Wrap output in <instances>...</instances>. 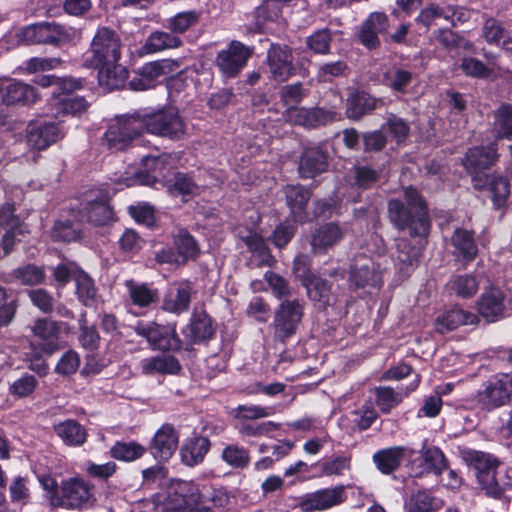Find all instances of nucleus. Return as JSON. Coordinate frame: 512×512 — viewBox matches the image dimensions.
<instances>
[{"mask_svg":"<svg viewBox=\"0 0 512 512\" xmlns=\"http://www.w3.org/2000/svg\"><path fill=\"white\" fill-rule=\"evenodd\" d=\"M286 120L295 126L305 129H317L333 123L337 119V112L323 107H303L286 109Z\"/></svg>","mask_w":512,"mask_h":512,"instance_id":"6ab92c4d","label":"nucleus"},{"mask_svg":"<svg viewBox=\"0 0 512 512\" xmlns=\"http://www.w3.org/2000/svg\"><path fill=\"white\" fill-rule=\"evenodd\" d=\"M479 318L471 311L463 309L459 305H454L444 310L435 321L436 330L445 334L451 332L464 325H476Z\"/></svg>","mask_w":512,"mask_h":512,"instance_id":"cd10ccee","label":"nucleus"},{"mask_svg":"<svg viewBox=\"0 0 512 512\" xmlns=\"http://www.w3.org/2000/svg\"><path fill=\"white\" fill-rule=\"evenodd\" d=\"M64 132L59 123L50 121H37L29 123L27 127V143L36 150H45L59 139Z\"/></svg>","mask_w":512,"mask_h":512,"instance_id":"4be33fe9","label":"nucleus"},{"mask_svg":"<svg viewBox=\"0 0 512 512\" xmlns=\"http://www.w3.org/2000/svg\"><path fill=\"white\" fill-rule=\"evenodd\" d=\"M200 15V12L195 10L179 12L167 20L166 27L175 35L183 34L197 25Z\"/></svg>","mask_w":512,"mask_h":512,"instance_id":"13d9d810","label":"nucleus"},{"mask_svg":"<svg viewBox=\"0 0 512 512\" xmlns=\"http://www.w3.org/2000/svg\"><path fill=\"white\" fill-rule=\"evenodd\" d=\"M181 333L184 336V343L189 347L208 344L216 336L217 323L205 308L195 307Z\"/></svg>","mask_w":512,"mask_h":512,"instance_id":"4468645a","label":"nucleus"},{"mask_svg":"<svg viewBox=\"0 0 512 512\" xmlns=\"http://www.w3.org/2000/svg\"><path fill=\"white\" fill-rule=\"evenodd\" d=\"M55 434L66 446L80 447L88 437L86 428L75 419H66L54 425Z\"/></svg>","mask_w":512,"mask_h":512,"instance_id":"37998d69","label":"nucleus"},{"mask_svg":"<svg viewBox=\"0 0 512 512\" xmlns=\"http://www.w3.org/2000/svg\"><path fill=\"white\" fill-rule=\"evenodd\" d=\"M57 220L51 229V238L55 242L71 243L82 238L81 223L75 218Z\"/></svg>","mask_w":512,"mask_h":512,"instance_id":"a18cd8bd","label":"nucleus"},{"mask_svg":"<svg viewBox=\"0 0 512 512\" xmlns=\"http://www.w3.org/2000/svg\"><path fill=\"white\" fill-rule=\"evenodd\" d=\"M498 158L497 148L490 144L469 148L462 161L472 187L492 202L494 210L505 208L511 194L509 179L492 170Z\"/></svg>","mask_w":512,"mask_h":512,"instance_id":"f03ea898","label":"nucleus"},{"mask_svg":"<svg viewBox=\"0 0 512 512\" xmlns=\"http://www.w3.org/2000/svg\"><path fill=\"white\" fill-rule=\"evenodd\" d=\"M221 459L234 469H245L251 458L248 449L238 444H229L223 448Z\"/></svg>","mask_w":512,"mask_h":512,"instance_id":"6e6d98bb","label":"nucleus"},{"mask_svg":"<svg viewBox=\"0 0 512 512\" xmlns=\"http://www.w3.org/2000/svg\"><path fill=\"white\" fill-rule=\"evenodd\" d=\"M182 45V39L171 31H154L146 39L143 49L146 53H156L167 49L179 48Z\"/></svg>","mask_w":512,"mask_h":512,"instance_id":"49530a36","label":"nucleus"},{"mask_svg":"<svg viewBox=\"0 0 512 512\" xmlns=\"http://www.w3.org/2000/svg\"><path fill=\"white\" fill-rule=\"evenodd\" d=\"M120 59L121 40L117 33L108 27L97 29L90 48L84 54L83 65L94 69L119 62Z\"/></svg>","mask_w":512,"mask_h":512,"instance_id":"39448f33","label":"nucleus"},{"mask_svg":"<svg viewBox=\"0 0 512 512\" xmlns=\"http://www.w3.org/2000/svg\"><path fill=\"white\" fill-rule=\"evenodd\" d=\"M312 467L319 469V476L343 475L344 471L351 468V458L345 455L323 458L312 464Z\"/></svg>","mask_w":512,"mask_h":512,"instance_id":"864d4df0","label":"nucleus"},{"mask_svg":"<svg viewBox=\"0 0 512 512\" xmlns=\"http://www.w3.org/2000/svg\"><path fill=\"white\" fill-rule=\"evenodd\" d=\"M352 172V186L359 191H366L376 187L381 179V171L374 169L370 165H354Z\"/></svg>","mask_w":512,"mask_h":512,"instance_id":"de8ad7c7","label":"nucleus"},{"mask_svg":"<svg viewBox=\"0 0 512 512\" xmlns=\"http://www.w3.org/2000/svg\"><path fill=\"white\" fill-rule=\"evenodd\" d=\"M347 499L346 486L340 484L305 493L298 498L296 506L303 512L326 511L345 503Z\"/></svg>","mask_w":512,"mask_h":512,"instance_id":"2eb2a0df","label":"nucleus"},{"mask_svg":"<svg viewBox=\"0 0 512 512\" xmlns=\"http://www.w3.org/2000/svg\"><path fill=\"white\" fill-rule=\"evenodd\" d=\"M343 238V231L337 222L320 225L311 234L310 245L315 254H325Z\"/></svg>","mask_w":512,"mask_h":512,"instance_id":"2f4dec72","label":"nucleus"},{"mask_svg":"<svg viewBox=\"0 0 512 512\" xmlns=\"http://www.w3.org/2000/svg\"><path fill=\"white\" fill-rule=\"evenodd\" d=\"M94 485L80 477H71L61 481V492L55 507L67 510H83L93 505Z\"/></svg>","mask_w":512,"mask_h":512,"instance_id":"9b49d317","label":"nucleus"},{"mask_svg":"<svg viewBox=\"0 0 512 512\" xmlns=\"http://www.w3.org/2000/svg\"><path fill=\"white\" fill-rule=\"evenodd\" d=\"M421 382V375L416 374L415 378L405 388L404 394L396 392L390 386H379L375 388V404L383 414H389L394 408L402 403L404 397L414 392Z\"/></svg>","mask_w":512,"mask_h":512,"instance_id":"c756f323","label":"nucleus"},{"mask_svg":"<svg viewBox=\"0 0 512 512\" xmlns=\"http://www.w3.org/2000/svg\"><path fill=\"white\" fill-rule=\"evenodd\" d=\"M383 104L381 98H376L364 90H355L347 98L346 116L350 120L358 121Z\"/></svg>","mask_w":512,"mask_h":512,"instance_id":"c85d7f7f","label":"nucleus"},{"mask_svg":"<svg viewBox=\"0 0 512 512\" xmlns=\"http://www.w3.org/2000/svg\"><path fill=\"white\" fill-rule=\"evenodd\" d=\"M477 405L485 411H493L512 401V373H497L489 377L475 395Z\"/></svg>","mask_w":512,"mask_h":512,"instance_id":"0eeeda50","label":"nucleus"},{"mask_svg":"<svg viewBox=\"0 0 512 512\" xmlns=\"http://www.w3.org/2000/svg\"><path fill=\"white\" fill-rule=\"evenodd\" d=\"M167 191L172 197H181L183 202H188L200 194V187L196 183L192 173L176 172L173 178L166 184Z\"/></svg>","mask_w":512,"mask_h":512,"instance_id":"58836bf2","label":"nucleus"},{"mask_svg":"<svg viewBox=\"0 0 512 512\" xmlns=\"http://www.w3.org/2000/svg\"><path fill=\"white\" fill-rule=\"evenodd\" d=\"M304 317V302L300 299H284L274 312L273 328L277 340L286 343L293 337Z\"/></svg>","mask_w":512,"mask_h":512,"instance_id":"6e6552de","label":"nucleus"},{"mask_svg":"<svg viewBox=\"0 0 512 512\" xmlns=\"http://www.w3.org/2000/svg\"><path fill=\"white\" fill-rule=\"evenodd\" d=\"M285 203L289 208V216L295 223L304 224L309 220L307 211L312 190L301 184H288L284 188Z\"/></svg>","mask_w":512,"mask_h":512,"instance_id":"5701e85b","label":"nucleus"},{"mask_svg":"<svg viewBox=\"0 0 512 512\" xmlns=\"http://www.w3.org/2000/svg\"><path fill=\"white\" fill-rule=\"evenodd\" d=\"M161 512H207L197 484L182 481L168 493Z\"/></svg>","mask_w":512,"mask_h":512,"instance_id":"9d476101","label":"nucleus"},{"mask_svg":"<svg viewBox=\"0 0 512 512\" xmlns=\"http://www.w3.org/2000/svg\"><path fill=\"white\" fill-rule=\"evenodd\" d=\"M408 452L409 455L414 453L412 449L404 446H392L376 451L372 459L382 474L390 475L400 468L402 460Z\"/></svg>","mask_w":512,"mask_h":512,"instance_id":"72a5a7b5","label":"nucleus"},{"mask_svg":"<svg viewBox=\"0 0 512 512\" xmlns=\"http://www.w3.org/2000/svg\"><path fill=\"white\" fill-rule=\"evenodd\" d=\"M389 28V19L384 12H371L361 23L357 39L364 47L375 50L381 46L379 34H384Z\"/></svg>","mask_w":512,"mask_h":512,"instance_id":"b1692460","label":"nucleus"},{"mask_svg":"<svg viewBox=\"0 0 512 512\" xmlns=\"http://www.w3.org/2000/svg\"><path fill=\"white\" fill-rule=\"evenodd\" d=\"M68 328V324L61 321H53L46 318H38L32 327L34 340L31 342L33 351H39L46 356H52L63 345L61 341L62 328Z\"/></svg>","mask_w":512,"mask_h":512,"instance_id":"f8f14e48","label":"nucleus"},{"mask_svg":"<svg viewBox=\"0 0 512 512\" xmlns=\"http://www.w3.org/2000/svg\"><path fill=\"white\" fill-rule=\"evenodd\" d=\"M463 460L472 468L476 470V476L482 474L487 470H491L492 467L498 466V461L488 453L477 451L473 449L462 450Z\"/></svg>","mask_w":512,"mask_h":512,"instance_id":"4d7b16f0","label":"nucleus"},{"mask_svg":"<svg viewBox=\"0 0 512 512\" xmlns=\"http://www.w3.org/2000/svg\"><path fill=\"white\" fill-rule=\"evenodd\" d=\"M302 286L306 289L308 298L316 304L317 309L325 311L330 306L333 297L330 281L317 274Z\"/></svg>","mask_w":512,"mask_h":512,"instance_id":"a19ab883","label":"nucleus"},{"mask_svg":"<svg viewBox=\"0 0 512 512\" xmlns=\"http://www.w3.org/2000/svg\"><path fill=\"white\" fill-rule=\"evenodd\" d=\"M11 277L25 286H36L43 284L46 273L43 266L28 263L11 271Z\"/></svg>","mask_w":512,"mask_h":512,"instance_id":"603ef678","label":"nucleus"},{"mask_svg":"<svg viewBox=\"0 0 512 512\" xmlns=\"http://www.w3.org/2000/svg\"><path fill=\"white\" fill-rule=\"evenodd\" d=\"M50 114L56 118L80 116L89 107L83 96L69 93H55L48 101Z\"/></svg>","mask_w":512,"mask_h":512,"instance_id":"393cba45","label":"nucleus"},{"mask_svg":"<svg viewBox=\"0 0 512 512\" xmlns=\"http://www.w3.org/2000/svg\"><path fill=\"white\" fill-rule=\"evenodd\" d=\"M252 53V48L233 40L226 49L218 52L215 63L225 78H235L247 65Z\"/></svg>","mask_w":512,"mask_h":512,"instance_id":"a211bd4d","label":"nucleus"},{"mask_svg":"<svg viewBox=\"0 0 512 512\" xmlns=\"http://www.w3.org/2000/svg\"><path fill=\"white\" fill-rule=\"evenodd\" d=\"M505 294L498 287L486 289L479 297L476 307L487 323H495L505 315Z\"/></svg>","mask_w":512,"mask_h":512,"instance_id":"a878e982","label":"nucleus"},{"mask_svg":"<svg viewBox=\"0 0 512 512\" xmlns=\"http://www.w3.org/2000/svg\"><path fill=\"white\" fill-rule=\"evenodd\" d=\"M348 274V287L353 291L366 287L380 288L383 284L381 265L364 253L353 257Z\"/></svg>","mask_w":512,"mask_h":512,"instance_id":"1a4fd4ad","label":"nucleus"},{"mask_svg":"<svg viewBox=\"0 0 512 512\" xmlns=\"http://www.w3.org/2000/svg\"><path fill=\"white\" fill-rule=\"evenodd\" d=\"M168 164L166 154L147 155L141 159V168L134 173L135 179L126 178L124 184L129 187L135 182L142 185H153L163 174Z\"/></svg>","mask_w":512,"mask_h":512,"instance_id":"bb28decb","label":"nucleus"},{"mask_svg":"<svg viewBox=\"0 0 512 512\" xmlns=\"http://www.w3.org/2000/svg\"><path fill=\"white\" fill-rule=\"evenodd\" d=\"M271 414V408L254 404H241L231 411V416L235 420L245 422L265 418Z\"/></svg>","mask_w":512,"mask_h":512,"instance_id":"338daca9","label":"nucleus"},{"mask_svg":"<svg viewBox=\"0 0 512 512\" xmlns=\"http://www.w3.org/2000/svg\"><path fill=\"white\" fill-rule=\"evenodd\" d=\"M77 300L85 307H92L97 301V292L94 279L82 268L74 280Z\"/></svg>","mask_w":512,"mask_h":512,"instance_id":"c03bdc74","label":"nucleus"},{"mask_svg":"<svg viewBox=\"0 0 512 512\" xmlns=\"http://www.w3.org/2000/svg\"><path fill=\"white\" fill-rule=\"evenodd\" d=\"M495 121L499 136L512 140V104L502 103L495 112Z\"/></svg>","mask_w":512,"mask_h":512,"instance_id":"774afa93","label":"nucleus"},{"mask_svg":"<svg viewBox=\"0 0 512 512\" xmlns=\"http://www.w3.org/2000/svg\"><path fill=\"white\" fill-rule=\"evenodd\" d=\"M387 217L401 237L396 242L398 261L407 268L418 265L432 229V219L426 198L413 185L403 187L401 198L387 201Z\"/></svg>","mask_w":512,"mask_h":512,"instance_id":"f257e3e1","label":"nucleus"},{"mask_svg":"<svg viewBox=\"0 0 512 512\" xmlns=\"http://www.w3.org/2000/svg\"><path fill=\"white\" fill-rule=\"evenodd\" d=\"M200 491L201 499L204 501V506L207 507V512H210L212 507L224 508L229 504L228 492L222 486L204 485Z\"/></svg>","mask_w":512,"mask_h":512,"instance_id":"052dcab7","label":"nucleus"},{"mask_svg":"<svg viewBox=\"0 0 512 512\" xmlns=\"http://www.w3.org/2000/svg\"><path fill=\"white\" fill-rule=\"evenodd\" d=\"M36 89L24 82L4 78L2 102L7 105H29L35 103Z\"/></svg>","mask_w":512,"mask_h":512,"instance_id":"7c9ffc66","label":"nucleus"},{"mask_svg":"<svg viewBox=\"0 0 512 512\" xmlns=\"http://www.w3.org/2000/svg\"><path fill=\"white\" fill-rule=\"evenodd\" d=\"M283 5L277 0H263L253 12L251 28L257 33H263L267 26L276 23L282 15Z\"/></svg>","mask_w":512,"mask_h":512,"instance_id":"ea45409f","label":"nucleus"},{"mask_svg":"<svg viewBox=\"0 0 512 512\" xmlns=\"http://www.w3.org/2000/svg\"><path fill=\"white\" fill-rule=\"evenodd\" d=\"M330 155L322 143H307L301 147L297 172L301 179H315L328 172Z\"/></svg>","mask_w":512,"mask_h":512,"instance_id":"ddd939ff","label":"nucleus"},{"mask_svg":"<svg viewBox=\"0 0 512 512\" xmlns=\"http://www.w3.org/2000/svg\"><path fill=\"white\" fill-rule=\"evenodd\" d=\"M474 234L472 230L456 228L451 236V245L454 248L453 254L464 264L471 263L478 255V246Z\"/></svg>","mask_w":512,"mask_h":512,"instance_id":"473e14b6","label":"nucleus"},{"mask_svg":"<svg viewBox=\"0 0 512 512\" xmlns=\"http://www.w3.org/2000/svg\"><path fill=\"white\" fill-rule=\"evenodd\" d=\"M20 42L27 45L50 44L59 46L69 39L64 27L55 22H37L23 27L18 33Z\"/></svg>","mask_w":512,"mask_h":512,"instance_id":"dca6fc26","label":"nucleus"},{"mask_svg":"<svg viewBox=\"0 0 512 512\" xmlns=\"http://www.w3.org/2000/svg\"><path fill=\"white\" fill-rule=\"evenodd\" d=\"M331 42L332 32L329 28L316 30L306 38L307 47L314 54L319 55H327L330 53Z\"/></svg>","mask_w":512,"mask_h":512,"instance_id":"0e129e2a","label":"nucleus"},{"mask_svg":"<svg viewBox=\"0 0 512 512\" xmlns=\"http://www.w3.org/2000/svg\"><path fill=\"white\" fill-rule=\"evenodd\" d=\"M450 289L456 296L469 299L477 293L479 281L473 274L456 275L450 281Z\"/></svg>","mask_w":512,"mask_h":512,"instance_id":"5fc2aeb1","label":"nucleus"},{"mask_svg":"<svg viewBox=\"0 0 512 512\" xmlns=\"http://www.w3.org/2000/svg\"><path fill=\"white\" fill-rule=\"evenodd\" d=\"M211 442L208 437L193 435L185 440L181 449V461L190 467L203 462L205 456L209 452Z\"/></svg>","mask_w":512,"mask_h":512,"instance_id":"f704fd0d","label":"nucleus"},{"mask_svg":"<svg viewBox=\"0 0 512 512\" xmlns=\"http://www.w3.org/2000/svg\"><path fill=\"white\" fill-rule=\"evenodd\" d=\"M443 505V500L435 497L431 492L418 490L411 495L407 512H437Z\"/></svg>","mask_w":512,"mask_h":512,"instance_id":"09e8293b","label":"nucleus"},{"mask_svg":"<svg viewBox=\"0 0 512 512\" xmlns=\"http://www.w3.org/2000/svg\"><path fill=\"white\" fill-rule=\"evenodd\" d=\"M139 116L143 133L171 141L182 140L186 135L185 121L174 106H163L149 113L139 111Z\"/></svg>","mask_w":512,"mask_h":512,"instance_id":"7ed1b4c3","label":"nucleus"},{"mask_svg":"<svg viewBox=\"0 0 512 512\" xmlns=\"http://www.w3.org/2000/svg\"><path fill=\"white\" fill-rule=\"evenodd\" d=\"M136 335L144 338L152 350L164 353H179L184 348V341L177 333L176 323L159 324L155 321L138 320L132 327Z\"/></svg>","mask_w":512,"mask_h":512,"instance_id":"20e7f679","label":"nucleus"},{"mask_svg":"<svg viewBox=\"0 0 512 512\" xmlns=\"http://www.w3.org/2000/svg\"><path fill=\"white\" fill-rule=\"evenodd\" d=\"M242 241L251 253L261 258V265L271 266L273 256L264 238L260 234L250 232L248 235L242 237Z\"/></svg>","mask_w":512,"mask_h":512,"instance_id":"e2e57ef3","label":"nucleus"},{"mask_svg":"<svg viewBox=\"0 0 512 512\" xmlns=\"http://www.w3.org/2000/svg\"><path fill=\"white\" fill-rule=\"evenodd\" d=\"M172 243L182 265L196 260L201 253L198 241L185 228L179 229L177 234L172 236Z\"/></svg>","mask_w":512,"mask_h":512,"instance_id":"79ce46f5","label":"nucleus"},{"mask_svg":"<svg viewBox=\"0 0 512 512\" xmlns=\"http://www.w3.org/2000/svg\"><path fill=\"white\" fill-rule=\"evenodd\" d=\"M309 95V90L304 88L301 82H295L293 84H287L280 88L279 96L286 107L300 108L299 104Z\"/></svg>","mask_w":512,"mask_h":512,"instance_id":"bf43d9fd","label":"nucleus"},{"mask_svg":"<svg viewBox=\"0 0 512 512\" xmlns=\"http://www.w3.org/2000/svg\"><path fill=\"white\" fill-rule=\"evenodd\" d=\"M179 434L172 424H163L154 434L147 451L157 462H167L178 447Z\"/></svg>","mask_w":512,"mask_h":512,"instance_id":"412c9836","label":"nucleus"},{"mask_svg":"<svg viewBox=\"0 0 512 512\" xmlns=\"http://www.w3.org/2000/svg\"><path fill=\"white\" fill-rule=\"evenodd\" d=\"M81 269L82 267L75 261L60 262L52 268V277L57 287L64 288L71 280H75Z\"/></svg>","mask_w":512,"mask_h":512,"instance_id":"69168bd1","label":"nucleus"},{"mask_svg":"<svg viewBox=\"0 0 512 512\" xmlns=\"http://www.w3.org/2000/svg\"><path fill=\"white\" fill-rule=\"evenodd\" d=\"M94 69L98 70L97 78L99 85L109 92L122 89L127 84L129 71L119 62Z\"/></svg>","mask_w":512,"mask_h":512,"instance_id":"c9c22d12","label":"nucleus"},{"mask_svg":"<svg viewBox=\"0 0 512 512\" xmlns=\"http://www.w3.org/2000/svg\"><path fill=\"white\" fill-rule=\"evenodd\" d=\"M146 452L147 448L135 441H116L110 448L111 457L121 462L136 461L142 458Z\"/></svg>","mask_w":512,"mask_h":512,"instance_id":"8fccbe9b","label":"nucleus"},{"mask_svg":"<svg viewBox=\"0 0 512 512\" xmlns=\"http://www.w3.org/2000/svg\"><path fill=\"white\" fill-rule=\"evenodd\" d=\"M297 224L290 218H286L276 225L269 240L271 243L279 249L285 248L297 233Z\"/></svg>","mask_w":512,"mask_h":512,"instance_id":"680f3d73","label":"nucleus"},{"mask_svg":"<svg viewBox=\"0 0 512 512\" xmlns=\"http://www.w3.org/2000/svg\"><path fill=\"white\" fill-rule=\"evenodd\" d=\"M143 134L139 111L112 120L102 137V145L111 152L125 151Z\"/></svg>","mask_w":512,"mask_h":512,"instance_id":"423d86ee","label":"nucleus"},{"mask_svg":"<svg viewBox=\"0 0 512 512\" xmlns=\"http://www.w3.org/2000/svg\"><path fill=\"white\" fill-rule=\"evenodd\" d=\"M144 375H177L182 370L180 361L172 355H157L147 357L140 362Z\"/></svg>","mask_w":512,"mask_h":512,"instance_id":"e433bc0d","label":"nucleus"},{"mask_svg":"<svg viewBox=\"0 0 512 512\" xmlns=\"http://www.w3.org/2000/svg\"><path fill=\"white\" fill-rule=\"evenodd\" d=\"M69 215L77 222H87L96 227H103L114 220V212L105 194H98L93 200L80 203L69 210Z\"/></svg>","mask_w":512,"mask_h":512,"instance_id":"f3484780","label":"nucleus"},{"mask_svg":"<svg viewBox=\"0 0 512 512\" xmlns=\"http://www.w3.org/2000/svg\"><path fill=\"white\" fill-rule=\"evenodd\" d=\"M267 64L271 77L276 82H285L296 74L292 49L288 45L271 43L267 51Z\"/></svg>","mask_w":512,"mask_h":512,"instance_id":"aec40b11","label":"nucleus"},{"mask_svg":"<svg viewBox=\"0 0 512 512\" xmlns=\"http://www.w3.org/2000/svg\"><path fill=\"white\" fill-rule=\"evenodd\" d=\"M422 467L426 472L441 475L448 468V460L437 446L423 447L421 450Z\"/></svg>","mask_w":512,"mask_h":512,"instance_id":"3c124183","label":"nucleus"},{"mask_svg":"<svg viewBox=\"0 0 512 512\" xmlns=\"http://www.w3.org/2000/svg\"><path fill=\"white\" fill-rule=\"evenodd\" d=\"M125 286L131 304L139 308H150L157 305L160 301V294L157 288L152 287L149 283H138L133 279L127 280Z\"/></svg>","mask_w":512,"mask_h":512,"instance_id":"4c0bfd02","label":"nucleus"}]
</instances>
